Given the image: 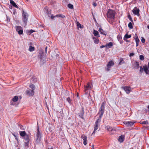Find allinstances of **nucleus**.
<instances>
[{
	"label": "nucleus",
	"instance_id": "obj_1",
	"mask_svg": "<svg viewBox=\"0 0 149 149\" xmlns=\"http://www.w3.org/2000/svg\"><path fill=\"white\" fill-rule=\"evenodd\" d=\"M105 105V104L104 102H102V104L98 113V114L99 115V118L95 121L94 127H99L102 117L104 112Z\"/></svg>",
	"mask_w": 149,
	"mask_h": 149
},
{
	"label": "nucleus",
	"instance_id": "obj_2",
	"mask_svg": "<svg viewBox=\"0 0 149 149\" xmlns=\"http://www.w3.org/2000/svg\"><path fill=\"white\" fill-rule=\"evenodd\" d=\"M115 12L112 10L109 9L108 10L107 14L108 21L111 23H113L114 19Z\"/></svg>",
	"mask_w": 149,
	"mask_h": 149
},
{
	"label": "nucleus",
	"instance_id": "obj_3",
	"mask_svg": "<svg viewBox=\"0 0 149 149\" xmlns=\"http://www.w3.org/2000/svg\"><path fill=\"white\" fill-rule=\"evenodd\" d=\"M93 86L91 83H88L84 87V91L85 92V94H87L88 93L89 91L91 90Z\"/></svg>",
	"mask_w": 149,
	"mask_h": 149
},
{
	"label": "nucleus",
	"instance_id": "obj_4",
	"mask_svg": "<svg viewBox=\"0 0 149 149\" xmlns=\"http://www.w3.org/2000/svg\"><path fill=\"white\" fill-rule=\"evenodd\" d=\"M22 21L25 24H26L27 20L28 19V14L26 12H25L24 10H23L22 11Z\"/></svg>",
	"mask_w": 149,
	"mask_h": 149
},
{
	"label": "nucleus",
	"instance_id": "obj_5",
	"mask_svg": "<svg viewBox=\"0 0 149 149\" xmlns=\"http://www.w3.org/2000/svg\"><path fill=\"white\" fill-rule=\"evenodd\" d=\"M15 28L16 31L18 32L19 35L22 34L23 33V30L22 27L20 26H16Z\"/></svg>",
	"mask_w": 149,
	"mask_h": 149
},
{
	"label": "nucleus",
	"instance_id": "obj_6",
	"mask_svg": "<svg viewBox=\"0 0 149 149\" xmlns=\"http://www.w3.org/2000/svg\"><path fill=\"white\" fill-rule=\"evenodd\" d=\"M38 131L36 135V142L37 143L40 142L41 138V134L39 131L38 129L37 130Z\"/></svg>",
	"mask_w": 149,
	"mask_h": 149
},
{
	"label": "nucleus",
	"instance_id": "obj_7",
	"mask_svg": "<svg viewBox=\"0 0 149 149\" xmlns=\"http://www.w3.org/2000/svg\"><path fill=\"white\" fill-rule=\"evenodd\" d=\"M139 11L140 10L139 8L136 7H135L132 10V12L134 14L139 16Z\"/></svg>",
	"mask_w": 149,
	"mask_h": 149
},
{
	"label": "nucleus",
	"instance_id": "obj_8",
	"mask_svg": "<svg viewBox=\"0 0 149 149\" xmlns=\"http://www.w3.org/2000/svg\"><path fill=\"white\" fill-rule=\"evenodd\" d=\"M114 63L112 61H111L109 62L108 64L107 65V68H106V70L107 71H109L110 70V68L111 67L113 66Z\"/></svg>",
	"mask_w": 149,
	"mask_h": 149
},
{
	"label": "nucleus",
	"instance_id": "obj_9",
	"mask_svg": "<svg viewBox=\"0 0 149 149\" xmlns=\"http://www.w3.org/2000/svg\"><path fill=\"white\" fill-rule=\"evenodd\" d=\"M122 88H123L126 93L127 94L129 93L131 90V88L130 87L127 86L123 87H122Z\"/></svg>",
	"mask_w": 149,
	"mask_h": 149
},
{
	"label": "nucleus",
	"instance_id": "obj_10",
	"mask_svg": "<svg viewBox=\"0 0 149 149\" xmlns=\"http://www.w3.org/2000/svg\"><path fill=\"white\" fill-rule=\"evenodd\" d=\"M134 122L132 121H125L123 123L127 127L131 126L133 125L134 124Z\"/></svg>",
	"mask_w": 149,
	"mask_h": 149
},
{
	"label": "nucleus",
	"instance_id": "obj_11",
	"mask_svg": "<svg viewBox=\"0 0 149 149\" xmlns=\"http://www.w3.org/2000/svg\"><path fill=\"white\" fill-rule=\"evenodd\" d=\"M81 138L83 139L84 141L83 143L84 145H86L87 144V137L84 135H82L81 136Z\"/></svg>",
	"mask_w": 149,
	"mask_h": 149
},
{
	"label": "nucleus",
	"instance_id": "obj_12",
	"mask_svg": "<svg viewBox=\"0 0 149 149\" xmlns=\"http://www.w3.org/2000/svg\"><path fill=\"white\" fill-rule=\"evenodd\" d=\"M26 92V94L29 96H32L34 95V92L33 90H27Z\"/></svg>",
	"mask_w": 149,
	"mask_h": 149
},
{
	"label": "nucleus",
	"instance_id": "obj_13",
	"mask_svg": "<svg viewBox=\"0 0 149 149\" xmlns=\"http://www.w3.org/2000/svg\"><path fill=\"white\" fill-rule=\"evenodd\" d=\"M10 4L14 7L18 8L17 6L16 5V3L13 0H10Z\"/></svg>",
	"mask_w": 149,
	"mask_h": 149
},
{
	"label": "nucleus",
	"instance_id": "obj_14",
	"mask_svg": "<svg viewBox=\"0 0 149 149\" xmlns=\"http://www.w3.org/2000/svg\"><path fill=\"white\" fill-rule=\"evenodd\" d=\"M124 140V136L122 135L119 137L118 140V141L120 143L122 142Z\"/></svg>",
	"mask_w": 149,
	"mask_h": 149
},
{
	"label": "nucleus",
	"instance_id": "obj_15",
	"mask_svg": "<svg viewBox=\"0 0 149 149\" xmlns=\"http://www.w3.org/2000/svg\"><path fill=\"white\" fill-rule=\"evenodd\" d=\"M144 70L146 74H148L149 73V71L148 69V68L146 65H145L143 66Z\"/></svg>",
	"mask_w": 149,
	"mask_h": 149
},
{
	"label": "nucleus",
	"instance_id": "obj_16",
	"mask_svg": "<svg viewBox=\"0 0 149 149\" xmlns=\"http://www.w3.org/2000/svg\"><path fill=\"white\" fill-rule=\"evenodd\" d=\"M19 132L20 136L23 137H24L27 134L25 131H20Z\"/></svg>",
	"mask_w": 149,
	"mask_h": 149
},
{
	"label": "nucleus",
	"instance_id": "obj_17",
	"mask_svg": "<svg viewBox=\"0 0 149 149\" xmlns=\"http://www.w3.org/2000/svg\"><path fill=\"white\" fill-rule=\"evenodd\" d=\"M24 140L26 141H29V135L28 134H27L24 137Z\"/></svg>",
	"mask_w": 149,
	"mask_h": 149
},
{
	"label": "nucleus",
	"instance_id": "obj_18",
	"mask_svg": "<svg viewBox=\"0 0 149 149\" xmlns=\"http://www.w3.org/2000/svg\"><path fill=\"white\" fill-rule=\"evenodd\" d=\"M131 36L130 35H128L127 34H126L124 36L123 39L125 41H126V40L127 39L130 38Z\"/></svg>",
	"mask_w": 149,
	"mask_h": 149
},
{
	"label": "nucleus",
	"instance_id": "obj_19",
	"mask_svg": "<svg viewBox=\"0 0 149 149\" xmlns=\"http://www.w3.org/2000/svg\"><path fill=\"white\" fill-rule=\"evenodd\" d=\"M113 44L112 42H110L106 45V47L108 48H110L113 45Z\"/></svg>",
	"mask_w": 149,
	"mask_h": 149
},
{
	"label": "nucleus",
	"instance_id": "obj_20",
	"mask_svg": "<svg viewBox=\"0 0 149 149\" xmlns=\"http://www.w3.org/2000/svg\"><path fill=\"white\" fill-rule=\"evenodd\" d=\"M105 128L106 130L109 131H112L113 130V128L109 125H108L106 126Z\"/></svg>",
	"mask_w": 149,
	"mask_h": 149
},
{
	"label": "nucleus",
	"instance_id": "obj_21",
	"mask_svg": "<svg viewBox=\"0 0 149 149\" xmlns=\"http://www.w3.org/2000/svg\"><path fill=\"white\" fill-rule=\"evenodd\" d=\"M99 31L100 32L101 34L104 35H106L107 34L106 32L103 30L101 28L99 29Z\"/></svg>",
	"mask_w": 149,
	"mask_h": 149
},
{
	"label": "nucleus",
	"instance_id": "obj_22",
	"mask_svg": "<svg viewBox=\"0 0 149 149\" xmlns=\"http://www.w3.org/2000/svg\"><path fill=\"white\" fill-rule=\"evenodd\" d=\"M19 99V97L17 96H15L12 99L13 101L14 102H16L18 101Z\"/></svg>",
	"mask_w": 149,
	"mask_h": 149
},
{
	"label": "nucleus",
	"instance_id": "obj_23",
	"mask_svg": "<svg viewBox=\"0 0 149 149\" xmlns=\"http://www.w3.org/2000/svg\"><path fill=\"white\" fill-rule=\"evenodd\" d=\"M134 38L136 42V43H139V40L138 38L137 35L136 34H135Z\"/></svg>",
	"mask_w": 149,
	"mask_h": 149
},
{
	"label": "nucleus",
	"instance_id": "obj_24",
	"mask_svg": "<svg viewBox=\"0 0 149 149\" xmlns=\"http://www.w3.org/2000/svg\"><path fill=\"white\" fill-rule=\"evenodd\" d=\"M55 17H61L62 18H64L65 17V16L64 15L62 14L57 15L55 16Z\"/></svg>",
	"mask_w": 149,
	"mask_h": 149
},
{
	"label": "nucleus",
	"instance_id": "obj_25",
	"mask_svg": "<svg viewBox=\"0 0 149 149\" xmlns=\"http://www.w3.org/2000/svg\"><path fill=\"white\" fill-rule=\"evenodd\" d=\"M29 141H26L24 142V146L25 148H27L29 147Z\"/></svg>",
	"mask_w": 149,
	"mask_h": 149
},
{
	"label": "nucleus",
	"instance_id": "obj_26",
	"mask_svg": "<svg viewBox=\"0 0 149 149\" xmlns=\"http://www.w3.org/2000/svg\"><path fill=\"white\" fill-rule=\"evenodd\" d=\"M135 68L136 69H138L139 68V62L136 61L135 62Z\"/></svg>",
	"mask_w": 149,
	"mask_h": 149
},
{
	"label": "nucleus",
	"instance_id": "obj_27",
	"mask_svg": "<svg viewBox=\"0 0 149 149\" xmlns=\"http://www.w3.org/2000/svg\"><path fill=\"white\" fill-rule=\"evenodd\" d=\"M29 87L32 89V90H33V91H34L35 89V86L32 84H31L30 85Z\"/></svg>",
	"mask_w": 149,
	"mask_h": 149
},
{
	"label": "nucleus",
	"instance_id": "obj_28",
	"mask_svg": "<svg viewBox=\"0 0 149 149\" xmlns=\"http://www.w3.org/2000/svg\"><path fill=\"white\" fill-rule=\"evenodd\" d=\"M99 127H94V130L93 132L92 133V134H95V133L96 132V130L98 129Z\"/></svg>",
	"mask_w": 149,
	"mask_h": 149
},
{
	"label": "nucleus",
	"instance_id": "obj_29",
	"mask_svg": "<svg viewBox=\"0 0 149 149\" xmlns=\"http://www.w3.org/2000/svg\"><path fill=\"white\" fill-rule=\"evenodd\" d=\"M34 50V47H33L31 46H29V50L30 52H32Z\"/></svg>",
	"mask_w": 149,
	"mask_h": 149
},
{
	"label": "nucleus",
	"instance_id": "obj_30",
	"mask_svg": "<svg viewBox=\"0 0 149 149\" xmlns=\"http://www.w3.org/2000/svg\"><path fill=\"white\" fill-rule=\"evenodd\" d=\"M128 27L130 29H132L133 28V26L132 25V24L131 22H130L129 23L128 25Z\"/></svg>",
	"mask_w": 149,
	"mask_h": 149
},
{
	"label": "nucleus",
	"instance_id": "obj_31",
	"mask_svg": "<svg viewBox=\"0 0 149 149\" xmlns=\"http://www.w3.org/2000/svg\"><path fill=\"white\" fill-rule=\"evenodd\" d=\"M93 34L95 36H97L98 35L99 33L97 31L95 30L93 31Z\"/></svg>",
	"mask_w": 149,
	"mask_h": 149
},
{
	"label": "nucleus",
	"instance_id": "obj_32",
	"mask_svg": "<svg viewBox=\"0 0 149 149\" xmlns=\"http://www.w3.org/2000/svg\"><path fill=\"white\" fill-rule=\"evenodd\" d=\"M68 7L69 8H70L71 9H72L73 8V5L72 4H70V3H69V4H68Z\"/></svg>",
	"mask_w": 149,
	"mask_h": 149
},
{
	"label": "nucleus",
	"instance_id": "obj_33",
	"mask_svg": "<svg viewBox=\"0 0 149 149\" xmlns=\"http://www.w3.org/2000/svg\"><path fill=\"white\" fill-rule=\"evenodd\" d=\"M95 38L94 37H93V39H94V41L95 43L97 44L99 42V40L97 39H95Z\"/></svg>",
	"mask_w": 149,
	"mask_h": 149
},
{
	"label": "nucleus",
	"instance_id": "obj_34",
	"mask_svg": "<svg viewBox=\"0 0 149 149\" xmlns=\"http://www.w3.org/2000/svg\"><path fill=\"white\" fill-rule=\"evenodd\" d=\"M139 59L140 60L143 61L144 59V56L142 55H140L139 56Z\"/></svg>",
	"mask_w": 149,
	"mask_h": 149
},
{
	"label": "nucleus",
	"instance_id": "obj_35",
	"mask_svg": "<svg viewBox=\"0 0 149 149\" xmlns=\"http://www.w3.org/2000/svg\"><path fill=\"white\" fill-rule=\"evenodd\" d=\"M77 25L78 28H81V24L79 22H77Z\"/></svg>",
	"mask_w": 149,
	"mask_h": 149
},
{
	"label": "nucleus",
	"instance_id": "obj_36",
	"mask_svg": "<svg viewBox=\"0 0 149 149\" xmlns=\"http://www.w3.org/2000/svg\"><path fill=\"white\" fill-rule=\"evenodd\" d=\"M141 124H148V123L147 121H145L142 122Z\"/></svg>",
	"mask_w": 149,
	"mask_h": 149
},
{
	"label": "nucleus",
	"instance_id": "obj_37",
	"mask_svg": "<svg viewBox=\"0 0 149 149\" xmlns=\"http://www.w3.org/2000/svg\"><path fill=\"white\" fill-rule=\"evenodd\" d=\"M19 127L20 128V129L21 130H24V128H23V126L22 125H19Z\"/></svg>",
	"mask_w": 149,
	"mask_h": 149
},
{
	"label": "nucleus",
	"instance_id": "obj_38",
	"mask_svg": "<svg viewBox=\"0 0 149 149\" xmlns=\"http://www.w3.org/2000/svg\"><path fill=\"white\" fill-rule=\"evenodd\" d=\"M124 62L123 61V59H121L120 60V61L119 63V64L122 65L124 63Z\"/></svg>",
	"mask_w": 149,
	"mask_h": 149
},
{
	"label": "nucleus",
	"instance_id": "obj_39",
	"mask_svg": "<svg viewBox=\"0 0 149 149\" xmlns=\"http://www.w3.org/2000/svg\"><path fill=\"white\" fill-rule=\"evenodd\" d=\"M144 70L143 68H142V67L141 66L140 67V72L141 73H142L143 72V70Z\"/></svg>",
	"mask_w": 149,
	"mask_h": 149
},
{
	"label": "nucleus",
	"instance_id": "obj_40",
	"mask_svg": "<svg viewBox=\"0 0 149 149\" xmlns=\"http://www.w3.org/2000/svg\"><path fill=\"white\" fill-rule=\"evenodd\" d=\"M117 38L118 40H119L122 39L121 36L120 35H118V36H117Z\"/></svg>",
	"mask_w": 149,
	"mask_h": 149
},
{
	"label": "nucleus",
	"instance_id": "obj_41",
	"mask_svg": "<svg viewBox=\"0 0 149 149\" xmlns=\"http://www.w3.org/2000/svg\"><path fill=\"white\" fill-rule=\"evenodd\" d=\"M67 101L70 103L71 102V100L70 99L69 97H68L67 98Z\"/></svg>",
	"mask_w": 149,
	"mask_h": 149
},
{
	"label": "nucleus",
	"instance_id": "obj_42",
	"mask_svg": "<svg viewBox=\"0 0 149 149\" xmlns=\"http://www.w3.org/2000/svg\"><path fill=\"white\" fill-rule=\"evenodd\" d=\"M141 41L142 43H144L145 42V39L143 37H141Z\"/></svg>",
	"mask_w": 149,
	"mask_h": 149
},
{
	"label": "nucleus",
	"instance_id": "obj_43",
	"mask_svg": "<svg viewBox=\"0 0 149 149\" xmlns=\"http://www.w3.org/2000/svg\"><path fill=\"white\" fill-rule=\"evenodd\" d=\"M13 135L15 137V139L17 140V142H18V139L17 136L16 135H15L14 134H13Z\"/></svg>",
	"mask_w": 149,
	"mask_h": 149
},
{
	"label": "nucleus",
	"instance_id": "obj_44",
	"mask_svg": "<svg viewBox=\"0 0 149 149\" xmlns=\"http://www.w3.org/2000/svg\"><path fill=\"white\" fill-rule=\"evenodd\" d=\"M134 54V53L133 52L131 53L130 54L129 56L131 57L132 56H133Z\"/></svg>",
	"mask_w": 149,
	"mask_h": 149
},
{
	"label": "nucleus",
	"instance_id": "obj_45",
	"mask_svg": "<svg viewBox=\"0 0 149 149\" xmlns=\"http://www.w3.org/2000/svg\"><path fill=\"white\" fill-rule=\"evenodd\" d=\"M35 31L34 30H32V29H31L30 30H29V32L30 33H32L34 32Z\"/></svg>",
	"mask_w": 149,
	"mask_h": 149
},
{
	"label": "nucleus",
	"instance_id": "obj_46",
	"mask_svg": "<svg viewBox=\"0 0 149 149\" xmlns=\"http://www.w3.org/2000/svg\"><path fill=\"white\" fill-rule=\"evenodd\" d=\"M51 18L52 19H53L55 17H55V16H54L53 15H52L51 16Z\"/></svg>",
	"mask_w": 149,
	"mask_h": 149
},
{
	"label": "nucleus",
	"instance_id": "obj_47",
	"mask_svg": "<svg viewBox=\"0 0 149 149\" xmlns=\"http://www.w3.org/2000/svg\"><path fill=\"white\" fill-rule=\"evenodd\" d=\"M105 47H106V45H102L100 46V48L102 49V48Z\"/></svg>",
	"mask_w": 149,
	"mask_h": 149
},
{
	"label": "nucleus",
	"instance_id": "obj_48",
	"mask_svg": "<svg viewBox=\"0 0 149 149\" xmlns=\"http://www.w3.org/2000/svg\"><path fill=\"white\" fill-rule=\"evenodd\" d=\"M93 5L94 6H97V4L96 3H93Z\"/></svg>",
	"mask_w": 149,
	"mask_h": 149
},
{
	"label": "nucleus",
	"instance_id": "obj_49",
	"mask_svg": "<svg viewBox=\"0 0 149 149\" xmlns=\"http://www.w3.org/2000/svg\"><path fill=\"white\" fill-rule=\"evenodd\" d=\"M139 43H136V46L137 47L139 45Z\"/></svg>",
	"mask_w": 149,
	"mask_h": 149
},
{
	"label": "nucleus",
	"instance_id": "obj_50",
	"mask_svg": "<svg viewBox=\"0 0 149 149\" xmlns=\"http://www.w3.org/2000/svg\"><path fill=\"white\" fill-rule=\"evenodd\" d=\"M82 112H83V114H84V109L83 108H82Z\"/></svg>",
	"mask_w": 149,
	"mask_h": 149
},
{
	"label": "nucleus",
	"instance_id": "obj_51",
	"mask_svg": "<svg viewBox=\"0 0 149 149\" xmlns=\"http://www.w3.org/2000/svg\"><path fill=\"white\" fill-rule=\"evenodd\" d=\"M47 47H46L45 48V52H47Z\"/></svg>",
	"mask_w": 149,
	"mask_h": 149
},
{
	"label": "nucleus",
	"instance_id": "obj_52",
	"mask_svg": "<svg viewBox=\"0 0 149 149\" xmlns=\"http://www.w3.org/2000/svg\"><path fill=\"white\" fill-rule=\"evenodd\" d=\"M92 149H93L94 148V146L93 145H92Z\"/></svg>",
	"mask_w": 149,
	"mask_h": 149
},
{
	"label": "nucleus",
	"instance_id": "obj_53",
	"mask_svg": "<svg viewBox=\"0 0 149 149\" xmlns=\"http://www.w3.org/2000/svg\"><path fill=\"white\" fill-rule=\"evenodd\" d=\"M147 28L149 30V25H148Z\"/></svg>",
	"mask_w": 149,
	"mask_h": 149
},
{
	"label": "nucleus",
	"instance_id": "obj_54",
	"mask_svg": "<svg viewBox=\"0 0 149 149\" xmlns=\"http://www.w3.org/2000/svg\"><path fill=\"white\" fill-rule=\"evenodd\" d=\"M130 20H131V21H132V19L131 17H130Z\"/></svg>",
	"mask_w": 149,
	"mask_h": 149
},
{
	"label": "nucleus",
	"instance_id": "obj_55",
	"mask_svg": "<svg viewBox=\"0 0 149 149\" xmlns=\"http://www.w3.org/2000/svg\"><path fill=\"white\" fill-rule=\"evenodd\" d=\"M148 67H149V62L148 63Z\"/></svg>",
	"mask_w": 149,
	"mask_h": 149
},
{
	"label": "nucleus",
	"instance_id": "obj_56",
	"mask_svg": "<svg viewBox=\"0 0 149 149\" xmlns=\"http://www.w3.org/2000/svg\"><path fill=\"white\" fill-rule=\"evenodd\" d=\"M19 97L20 98V99H21V97H20V96H19Z\"/></svg>",
	"mask_w": 149,
	"mask_h": 149
},
{
	"label": "nucleus",
	"instance_id": "obj_57",
	"mask_svg": "<svg viewBox=\"0 0 149 149\" xmlns=\"http://www.w3.org/2000/svg\"><path fill=\"white\" fill-rule=\"evenodd\" d=\"M126 41H126L127 42H129V41L128 40H127V39L126 40Z\"/></svg>",
	"mask_w": 149,
	"mask_h": 149
}]
</instances>
